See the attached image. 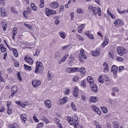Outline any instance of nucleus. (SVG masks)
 Listing matches in <instances>:
<instances>
[{
  "mask_svg": "<svg viewBox=\"0 0 128 128\" xmlns=\"http://www.w3.org/2000/svg\"><path fill=\"white\" fill-rule=\"evenodd\" d=\"M89 11L94 14H96L97 12L99 16L101 15V10L99 7H98L96 8V7H93L92 6H90L88 8Z\"/></svg>",
  "mask_w": 128,
  "mask_h": 128,
  "instance_id": "nucleus-1",
  "label": "nucleus"
},
{
  "mask_svg": "<svg viewBox=\"0 0 128 128\" xmlns=\"http://www.w3.org/2000/svg\"><path fill=\"white\" fill-rule=\"evenodd\" d=\"M44 68L43 66L42 63L40 61L36 62V66L34 72L36 73H38V72L42 73Z\"/></svg>",
  "mask_w": 128,
  "mask_h": 128,
  "instance_id": "nucleus-2",
  "label": "nucleus"
},
{
  "mask_svg": "<svg viewBox=\"0 0 128 128\" xmlns=\"http://www.w3.org/2000/svg\"><path fill=\"white\" fill-rule=\"evenodd\" d=\"M72 123H71V125L74 124V128H78L79 127L78 123L79 119L77 116H75L73 117L72 119Z\"/></svg>",
  "mask_w": 128,
  "mask_h": 128,
  "instance_id": "nucleus-3",
  "label": "nucleus"
},
{
  "mask_svg": "<svg viewBox=\"0 0 128 128\" xmlns=\"http://www.w3.org/2000/svg\"><path fill=\"white\" fill-rule=\"evenodd\" d=\"M117 52L118 54L122 56L127 52L125 48H118Z\"/></svg>",
  "mask_w": 128,
  "mask_h": 128,
  "instance_id": "nucleus-4",
  "label": "nucleus"
},
{
  "mask_svg": "<svg viewBox=\"0 0 128 128\" xmlns=\"http://www.w3.org/2000/svg\"><path fill=\"white\" fill-rule=\"evenodd\" d=\"M24 60L25 61H26L27 62L30 64H32L33 62V60L32 58L28 55L26 56H25Z\"/></svg>",
  "mask_w": 128,
  "mask_h": 128,
  "instance_id": "nucleus-5",
  "label": "nucleus"
},
{
  "mask_svg": "<svg viewBox=\"0 0 128 128\" xmlns=\"http://www.w3.org/2000/svg\"><path fill=\"white\" fill-rule=\"evenodd\" d=\"M32 83L34 87H36L40 85L41 84L40 81L38 80H36L33 81Z\"/></svg>",
  "mask_w": 128,
  "mask_h": 128,
  "instance_id": "nucleus-6",
  "label": "nucleus"
},
{
  "mask_svg": "<svg viewBox=\"0 0 128 128\" xmlns=\"http://www.w3.org/2000/svg\"><path fill=\"white\" fill-rule=\"evenodd\" d=\"M118 68L116 66L114 65L112 67L111 71L113 72V73L114 76H116L117 75V72L118 70Z\"/></svg>",
  "mask_w": 128,
  "mask_h": 128,
  "instance_id": "nucleus-7",
  "label": "nucleus"
},
{
  "mask_svg": "<svg viewBox=\"0 0 128 128\" xmlns=\"http://www.w3.org/2000/svg\"><path fill=\"white\" fill-rule=\"evenodd\" d=\"M59 6V4L56 2H54L51 3L50 4L51 8H56Z\"/></svg>",
  "mask_w": 128,
  "mask_h": 128,
  "instance_id": "nucleus-8",
  "label": "nucleus"
},
{
  "mask_svg": "<svg viewBox=\"0 0 128 128\" xmlns=\"http://www.w3.org/2000/svg\"><path fill=\"white\" fill-rule=\"evenodd\" d=\"M44 104L48 108H50L51 107L50 101L49 100H46L44 101Z\"/></svg>",
  "mask_w": 128,
  "mask_h": 128,
  "instance_id": "nucleus-9",
  "label": "nucleus"
},
{
  "mask_svg": "<svg viewBox=\"0 0 128 128\" xmlns=\"http://www.w3.org/2000/svg\"><path fill=\"white\" fill-rule=\"evenodd\" d=\"M92 108L93 110L96 112L98 114L100 115L101 114L100 110L96 106L94 105H92Z\"/></svg>",
  "mask_w": 128,
  "mask_h": 128,
  "instance_id": "nucleus-10",
  "label": "nucleus"
},
{
  "mask_svg": "<svg viewBox=\"0 0 128 128\" xmlns=\"http://www.w3.org/2000/svg\"><path fill=\"white\" fill-rule=\"evenodd\" d=\"M100 52L99 50H98L97 48H96L94 52H93L91 53L92 55L94 56H96L100 54Z\"/></svg>",
  "mask_w": 128,
  "mask_h": 128,
  "instance_id": "nucleus-11",
  "label": "nucleus"
},
{
  "mask_svg": "<svg viewBox=\"0 0 128 128\" xmlns=\"http://www.w3.org/2000/svg\"><path fill=\"white\" fill-rule=\"evenodd\" d=\"M68 97L65 96L63 98L59 100L60 103L61 104H63L66 103L68 101Z\"/></svg>",
  "mask_w": 128,
  "mask_h": 128,
  "instance_id": "nucleus-12",
  "label": "nucleus"
},
{
  "mask_svg": "<svg viewBox=\"0 0 128 128\" xmlns=\"http://www.w3.org/2000/svg\"><path fill=\"white\" fill-rule=\"evenodd\" d=\"M85 24H84L80 25L78 28V31L79 33L82 32V29L84 28L85 26Z\"/></svg>",
  "mask_w": 128,
  "mask_h": 128,
  "instance_id": "nucleus-13",
  "label": "nucleus"
},
{
  "mask_svg": "<svg viewBox=\"0 0 128 128\" xmlns=\"http://www.w3.org/2000/svg\"><path fill=\"white\" fill-rule=\"evenodd\" d=\"M90 88L92 91L95 92L98 91L97 86L96 84H94L92 85L91 86Z\"/></svg>",
  "mask_w": 128,
  "mask_h": 128,
  "instance_id": "nucleus-14",
  "label": "nucleus"
},
{
  "mask_svg": "<svg viewBox=\"0 0 128 128\" xmlns=\"http://www.w3.org/2000/svg\"><path fill=\"white\" fill-rule=\"evenodd\" d=\"M78 71H79L80 74L84 76L86 73V70L84 68L82 67L79 68Z\"/></svg>",
  "mask_w": 128,
  "mask_h": 128,
  "instance_id": "nucleus-15",
  "label": "nucleus"
},
{
  "mask_svg": "<svg viewBox=\"0 0 128 128\" xmlns=\"http://www.w3.org/2000/svg\"><path fill=\"white\" fill-rule=\"evenodd\" d=\"M68 56V54H66V55L63 58H62L58 62L60 64H61L62 62H65L66 58Z\"/></svg>",
  "mask_w": 128,
  "mask_h": 128,
  "instance_id": "nucleus-16",
  "label": "nucleus"
},
{
  "mask_svg": "<svg viewBox=\"0 0 128 128\" xmlns=\"http://www.w3.org/2000/svg\"><path fill=\"white\" fill-rule=\"evenodd\" d=\"M103 66L104 68V72H108V65L106 62H104L103 64Z\"/></svg>",
  "mask_w": 128,
  "mask_h": 128,
  "instance_id": "nucleus-17",
  "label": "nucleus"
},
{
  "mask_svg": "<svg viewBox=\"0 0 128 128\" xmlns=\"http://www.w3.org/2000/svg\"><path fill=\"white\" fill-rule=\"evenodd\" d=\"M31 12V10L29 8L27 7L26 8V10L24 11L23 12V14L24 17L26 16V14L27 13L29 14Z\"/></svg>",
  "mask_w": 128,
  "mask_h": 128,
  "instance_id": "nucleus-18",
  "label": "nucleus"
},
{
  "mask_svg": "<svg viewBox=\"0 0 128 128\" xmlns=\"http://www.w3.org/2000/svg\"><path fill=\"white\" fill-rule=\"evenodd\" d=\"M114 23L115 26H117L120 24L122 25L123 22L120 19H117L114 22Z\"/></svg>",
  "mask_w": 128,
  "mask_h": 128,
  "instance_id": "nucleus-19",
  "label": "nucleus"
},
{
  "mask_svg": "<svg viewBox=\"0 0 128 128\" xmlns=\"http://www.w3.org/2000/svg\"><path fill=\"white\" fill-rule=\"evenodd\" d=\"M87 81L90 84H92L94 82V80L90 76H88L87 78Z\"/></svg>",
  "mask_w": 128,
  "mask_h": 128,
  "instance_id": "nucleus-20",
  "label": "nucleus"
},
{
  "mask_svg": "<svg viewBox=\"0 0 128 128\" xmlns=\"http://www.w3.org/2000/svg\"><path fill=\"white\" fill-rule=\"evenodd\" d=\"M8 126L10 128H18V126L16 123L10 124Z\"/></svg>",
  "mask_w": 128,
  "mask_h": 128,
  "instance_id": "nucleus-21",
  "label": "nucleus"
},
{
  "mask_svg": "<svg viewBox=\"0 0 128 128\" xmlns=\"http://www.w3.org/2000/svg\"><path fill=\"white\" fill-rule=\"evenodd\" d=\"M84 50L83 49H82L80 50L81 55H80L79 56H81L82 57H83L85 59L86 58V56L84 54Z\"/></svg>",
  "mask_w": 128,
  "mask_h": 128,
  "instance_id": "nucleus-22",
  "label": "nucleus"
},
{
  "mask_svg": "<svg viewBox=\"0 0 128 128\" xmlns=\"http://www.w3.org/2000/svg\"><path fill=\"white\" fill-rule=\"evenodd\" d=\"M10 50H13V53L16 57H17L18 56L17 51L15 48H10Z\"/></svg>",
  "mask_w": 128,
  "mask_h": 128,
  "instance_id": "nucleus-23",
  "label": "nucleus"
},
{
  "mask_svg": "<svg viewBox=\"0 0 128 128\" xmlns=\"http://www.w3.org/2000/svg\"><path fill=\"white\" fill-rule=\"evenodd\" d=\"M117 11L120 14H123L128 12V10H124L122 11H120L119 9H117Z\"/></svg>",
  "mask_w": 128,
  "mask_h": 128,
  "instance_id": "nucleus-24",
  "label": "nucleus"
},
{
  "mask_svg": "<svg viewBox=\"0 0 128 128\" xmlns=\"http://www.w3.org/2000/svg\"><path fill=\"white\" fill-rule=\"evenodd\" d=\"M31 7L32 9L34 11H36L37 10V7L33 3L31 4Z\"/></svg>",
  "mask_w": 128,
  "mask_h": 128,
  "instance_id": "nucleus-25",
  "label": "nucleus"
},
{
  "mask_svg": "<svg viewBox=\"0 0 128 128\" xmlns=\"http://www.w3.org/2000/svg\"><path fill=\"white\" fill-rule=\"evenodd\" d=\"M110 80L109 78L106 77V80L105 81V85L106 86L110 85Z\"/></svg>",
  "mask_w": 128,
  "mask_h": 128,
  "instance_id": "nucleus-26",
  "label": "nucleus"
},
{
  "mask_svg": "<svg viewBox=\"0 0 128 128\" xmlns=\"http://www.w3.org/2000/svg\"><path fill=\"white\" fill-rule=\"evenodd\" d=\"M51 9L46 8V9L45 14L48 16H49L50 15Z\"/></svg>",
  "mask_w": 128,
  "mask_h": 128,
  "instance_id": "nucleus-27",
  "label": "nucleus"
},
{
  "mask_svg": "<svg viewBox=\"0 0 128 128\" xmlns=\"http://www.w3.org/2000/svg\"><path fill=\"white\" fill-rule=\"evenodd\" d=\"M59 34L60 36L63 39H64L66 37V34L63 32H60Z\"/></svg>",
  "mask_w": 128,
  "mask_h": 128,
  "instance_id": "nucleus-28",
  "label": "nucleus"
},
{
  "mask_svg": "<svg viewBox=\"0 0 128 128\" xmlns=\"http://www.w3.org/2000/svg\"><path fill=\"white\" fill-rule=\"evenodd\" d=\"M98 100V98L96 97H92L90 98V101L91 102H95Z\"/></svg>",
  "mask_w": 128,
  "mask_h": 128,
  "instance_id": "nucleus-29",
  "label": "nucleus"
},
{
  "mask_svg": "<svg viewBox=\"0 0 128 128\" xmlns=\"http://www.w3.org/2000/svg\"><path fill=\"white\" fill-rule=\"evenodd\" d=\"M12 92L13 91L14 92L16 93L17 91V87L16 86H13L12 88Z\"/></svg>",
  "mask_w": 128,
  "mask_h": 128,
  "instance_id": "nucleus-30",
  "label": "nucleus"
},
{
  "mask_svg": "<svg viewBox=\"0 0 128 128\" xmlns=\"http://www.w3.org/2000/svg\"><path fill=\"white\" fill-rule=\"evenodd\" d=\"M17 32V28L16 27L14 28L12 31V33L13 35L15 36Z\"/></svg>",
  "mask_w": 128,
  "mask_h": 128,
  "instance_id": "nucleus-31",
  "label": "nucleus"
},
{
  "mask_svg": "<svg viewBox=\"0 0 128 128\" xmlns=\"http://www.w3.org/2000/svg\"><path fill=\"white\" fill-rule=\"evenodd\" d=\"M24 66L25 69L26 70H31V66H28L26 64L24 65Z\"/></svg>",
  "mask_w": 128,
  "mask_h": 128,
  "instance_id": "nucleus-32",
  "label": "nucleus"
},
{
  "mask_svg": "<svg viewBox=\"0 0 128 128\" xmlns=\"http://www.w3.org/2000/svg\"><path fill=\"white\" fill-rule=\"evenodd\" d=\"M72 73L74 72L77 71H78L79 68H72Z\"/></svg>",
  "mask_w": 128,
  "mask_h": 128,
  "instance_id": "nucleus-33",
  "label": "nucleus"
},
{
  "mask_svg": "<svg viewBox=\"0 0 128 128\" xmlns=\"http://www.w3.org/2000/svg\"><path fill=\"white\" fill-rule=\"evenodd\" d=\"M113 124L114 125V127L115 128H118L119 126L117 122H114Z\"/></svg>",
  "mask_w": 128,
  "mask_h": 128,
  "instance_id": "nucleus-34",
  "label": "nucleus"
},
{
  "mask_svg": "<svg viewBox=\"0 0 128 128\" xmlns=\"http://www.w3.org/2000/svg\"><path fill=\"white\" fill-rule=\"evenodd\" d=\"M79 79V76H76L74 77L72 80L74 82H77L78 80Z\"/></svg>",
  "mask_w": 128,
  "mask_h": 128,
  "instance_id": "nucleus-35",
  "label": "nucleus"
},
{
  "mask_svg": "<svg viewBox=\"0 0 128 128\" xmlns=\"http://www.w3.org/2000/svg\"><path fill=\"white\" fill-rule=\"evenodd\" d=\"M25 116H26L25 114H22L20 115L21 118L22 119V120L24 122H25L26 120V119L25 118Z\"/></svg>",
  "mask_w": 128,
  "mask_h": 128,
  "instance_id": "nucleus-36",
  "label": "nucleus"
},
{
  "mask_svg": "<svg viewBox=\"0 0 128 128\" xmlns=\"http://www.w3.org/2000/svg\"><path fill=\"white\" fill-rule=\"evenodd\" d=\"M72 68H67L66 69V72L68 73H72Z\"/></svg>",
  "mask_w": 128,
  "mask_h": 128,
  "instance_id": "nucleus-37",
  "label": "nucleus"
},
{
  "mask_svg": "<svg viewBox=\"0 0 128 128\" xmlns=\"http://www.w3.org/2000/svg\"><path fill=\"white\" fill-rule=\"evenodd\" d=\"M12 111V110L8 107L7 110V113L8 114H11Z\"/></svg>",
  "mask_w": 128,
  "mask_h": 128,
  "instance_id": "nucleus-38",
  "label": "nucleus"
},
{
  "mask_svg": "<svg viewBox=\"0 0 128 128\" xmlns=\"http://www.w3.org/2000/svg\"><path fill=\"white\" fill-rule=\"evenodd\" d=\"M94 122L96 126V128H102V127L100 125H99V124L96 121H94Z\"/></svg>",
  "mask_w": 128,
  "mask_h": 128,
  "instance_id": "nucleus-39",
  "label": "nucleus"
},
{
  "mask_svg": "<svg viewBox=\"0 0 128 128\" xmlns=\"http://www.w3.org/2000/svg\"><path fill=\"white\" fill-rule=\"evenodd\" d=\"M43 125L44 124L42 123H40L38 124L37 128H42L43 126Z\"/></svg>",
  "mask_w": 128,
  "mask_h": 128,
  "instance_id": "nucleus-40",
  "label": "nucleus"
},
{
  "mask_svg": "<svg viewBox=\"0 0 128 128\" xmlns=\"http://www.w3.org/2000/svg\"><path fill=\"white\" fill-rule=\"evenodd\" d=\"M11 10L12 12L14 13H17L18 11L14 7H12L11 8Z\"/></svg>",
  "mask_w": 128,
  "mask_h": 128,
  "instance_id": "nucleus-41",
  "label": "nucleus"
},
{
  "mask_svg": "<svg viewBox=\"0 0 128 128\" xmlns=\"http://www.w3.org/2000/svg\"><path fill=\"white\" fill-rule=\"evenodd\" d=\"M42 119L45 122L46 124H48L49 122V121L46 117H43V118H42Z\"/></svg>",
  "mask_w": 128,
  "mask_h": 128,
  "instance_id": "nucleus-42",
  "label": "nucleus"
},
{
  "mask_svg": "<svg viewBox=\"0 0 128 128\" xmlns=\"http://www.w3.org/2000/svg\"><path fill=\"white\" fill-rule=\"evenodd\" d=\"M101 108L104 113L105 114L107 112V109L106 108V107H102Z\"/></svg>",
  "mask_w": 128,
  "mask_h": 128,
  "instance_id": "nucleus-43",
  "label": "nucleus"
},
{
  "mask_svg": "<svg viewBox=\"0 0 128 128\" xmlns=\"http://www.w3.org/2000/svg\"><path fill=\"white\" fill-rule=\"evenodd\" d=\"M108 42L105 41H104L103 44L102 45V47L104 48L106 45H107L108 43Z\"/></svg>",
  "mask_w": 128,
  "mask_h": 128,
  "instance_id": "nucleus-44",
  "label": "nucleus"
},
{
  "mask_svg": "<svg viewBox=\"0 0 128 128\" xmlns=\"http://www.w3.org/2000/svg\"><path fill=\"white\" fill-rule=\"evenodd\" d=\"M116 58L117 60L120 61H122L124 60L123 58L118 56H116Z\"/></svg>",
  "mask_w": 128,
  "mask_h": 128,
  "instance_id": "nucleus-45",
  "label": "nucleus"
},
{
  "mask_svg": "<svg viewBox=\"0 0 128 128\" xmlns=\"http://www.w3.org/2000/svg\"><path fill=\"white\" fill-rule=\"evenodd\" d=\"M33 118L36 122H39V120L38 119H37L36 116H35V115L33 116Z\"/></svg>",
  "mask_w": 128,
  "mask_h": 128,
  "instance_id": "nucleus-46",
  "label": "nucleus"
},
{
  "mask_svg": "<svg viewBox=\"0 0 128 128\" xmlns=\"http://www.w3.org/2000/svg\"><path fill=\"white\" fill-rule=\"evenodd\" d=\"M85 81L84 80H83V81L81 82V84L82 86L83 87H85L86 86V84L85 82Z\"/></svg>",
  "mask_w": 128,
  "mask_h": 128,
  "instance_id": "nucleus-47",
  "label": "nucleus"
},
{
  "mask_svg": "<svg viewBox=\"0 0 128 128\" xmlns=\"http://www.w3.org/2000/svg\"><path fill=\"white\" fill-rule=\"evenodd\" d=\"M71 17V20H74V14L73 12H71L70 14Z\"/></svg>",
  "mask_w": 128,
  "mask_h": 128,
  "instance_id": "nucleus-48",
  "label": "nucleus"
},
{
  "mask_svg": "<svg viewBox=\"0 0 128 128\" xmlns=\"http://www.w3.org/2000/svg\"><path fill=\"white\" fill-rule=\"evenodd\" d=\"M72 45L71 44H70L67 45L63 46L62 48H67L68 47H71Z\"/></svg>",
  "mask_w": 128,
  "mask_h": 128,
  "instance_id": "nucleus-49",
  "label": "nucleus"
},
{
  "mask_svg": "<svg viewBox=\"0 0 128 128\" xmlns=\"http://www.w3.org/2000/svg\"><path fill=\"white\" fill-rule=\"evenodd\" d=\"M85 34L88 37L89 36H90L91 35L90 32L89 31H88L86 32L85 33Z\"/></svg>",
  "mask_w": 128,
  "mask_h": 128,
  "instance_id": "nucleus-50",
  "label": "nucleus"
},
{
  "mask_svg": "<svg viewBox=\"0 0 128 128\" xmlns=\"http://www.w3.org/2000/svg\"><path fill=\"white\" fill-rule=\"evenodd\" d=\"M6 2L5 0H0V4L1 5L5 4Z\"/></svg>",
  "mask_w": 128,
  "mask_h": 128,
  "instance_id": "nucleus-51",
  "label": "nucleus"
},
{
  "mask_svg": "<svg viewBox=\"0 0 128 128\" xmlns=\"http://www.w3.org/2000/svg\"><path fill=\"white\" fill-rule=\"evenodd\" d=\"M18 76V78L20 81H21V77L20 75V73L19 72H18V73L17 74Z\"/></svg>",
  "mask_w": 128,
  "mask_h": 128,
  "instance_id": "nucleus-52",
  "label": "nucleus"
},
{
  "mask_svg": "<svg viewBox=\"0 0 128 128\" xmlns=\"http://www.w3.org/2000/svg\"><path fill=\"white\" fill-rule=\"evenodd\" d=\"M40 52V50H36V53L34 55H36L38 56Z\"/></svg>",
  "mask_w": 128,
  "mask_h": 128,
  "instance_id": "nucleus-53",
  "label": "nucleus"
},
{
  "mask_svg": "<svg viewBox=\"0 0 128 128\" xmlns=\"http://www.w3.org/2000/svg\"><path fill=\"white\" fill-rule=\"evenodd\" d=\"M44 6V2L43 0H40V5L41 8H42Z\"/></svg>",
  "mask_w": 128,
  "mask_h": 128,
  "instance_id": "nucleus-54",
  "label": "nucleus"
},
{
  "mask_svg": "<svg viewBox=\"0 0 128 128\" xmlns=\"http://www.w3.org/2000/svg\"><path fill=\"white\" fill-rule=\"evenodd\" d=\"M60 56V52H56L55 55V56L56 58L58 57V56Z\"/></svg>",
  "mask_w": 128,
  "mask_h": 128,
  "instance_id": "nucleus-55",
  "label": "nucleus"
},
{
  "mask_svg": "<svg viewBox=\"0 0 128 128\" xmlns=\"http://www.w3.org/2000/svg\"><path fill=\"white\" fill-rule=\"evenodd\" d=\"M50 12V15L52 14H56V11H55L54 10L51 9Z\"/></svg>",
  "mask_w": 128,
  "mask_h": 128,
  "instance_id": "nucleus-56",
  "label": "nucleus"
},
{
  "mask_svg": "<svg viewBox=\"0 0 128 128\" xmlns=\"http://www.w3.org/2000/svg\"><path fill=\"white\" fill-rule=\"evenodd\" d=\"M24 25L27 28H28L29 29H30L32 28L31 26L28 24H24Z\"/></svg>",
  "mask_w": 128,
  "mask_h": 128,
  "instance_id": "nucleus-57",
  "label": "nucleus"
},
{
  "mask_svg": "<svg viewBox=\"0 0 128 128\" xmlns=\"http://www.w3.org/2000/svg\"><path fill=\"white\" fill-rule=\"evenodd\" d=\"M1 108L0 109V112H3L5 110L3 106H1Z\"/></svg>",
  "mask_w": 128,
  "mask_h": 128,
  "instance_id": "nucleus-58",
  "label": "nucleus"
},
{
  "mask_svg": "<svg viewBox=\"0 0 128 128\" xmlns=\"http://www.w3.org/2000/svg\"><path fill=\"white\" fill-rule=\"evenodd\" d=\"M55 122H57L58 124L60 123V120L58 118H55Z\"/></svg>",
  "mask_w": 128,
  "mask_h": 128,
  "instance_id": "nucleus-59",
  "label": "nucleus"
},
{
  "mask_svg": "<svg viewBox=\"0 0 128 128\" xmlns=\"http://www.w3.org/2000/svg\"><path fill=\"white\" fill-rule=\"evenodd\" d=\"M99 79L98 80V81L101 84H102L104 82L102 80V79H101V76H100L99 78Z\"/></svg>",
  "mask_w": 128,
  "mask_h": 128,
  "instance_id": "nucleus-60",
  "label": "nucleus"
},
{
  "mask_svg": "<svg viewBox=\"0 0 128 128\" xmlns=\"http://www.w3.org/2000/svg\"><path fill=\"white\" fill-rule=\"evenodd\" d=\"M124 69V66H120L119 68V70L120 72L122 70H123V69Z\"/></svg>",
  "mask_w": 128,
  "mask_h": 128,
  "instance_id": "nucleus-61",
  "label": "nucleus"
},
{
  "mask_svg": "<svg viewBox=\"0 0 128 128\" xmlns=\"http://www.w3.org/2000/svg\"><path fill=\"white\" fill-rule=\"evenodd\" d=\"M79 58L80 62H83L84 61L82 59V58L83 57H82L81 56H79Z\"/></svg>",
  "mask_w": 128,
  "mask_h": 128,
  "instance_id": "nucleus-62",
  "label": "nucleus"
},
{
  "mask_svg": "<svg viewBox=\"0 0 128 128\" xmlns=\"http://www.w3.org/2000/svg\"><path fill=\"white\" fill-rule=\"evenodd\" d=\"M16 103L18 105L21 106L22 102L19 101H17L16 102Z\"/></svg>",
  "mask_w": 128,
  "mask_h": 128,
  "instance_id": "nucleus-63",
  "label": "nucleus"
},
{
  "mask_svg": "<svg viewBox=\"0 0 128 128\" xmlns=\"http://www.w3.org/2000/svg\"><path fill=\"white\" fill-rule=\"evenodd\" d=\"M14 65L16 67H18L19 65V63L18 62H14Z\"/></svg>",
  "mask_w": 128,
  "mask_h": 128,
  "instance_id": "nucleus-64",
  "label": "nucleus"
}]
</instances>
